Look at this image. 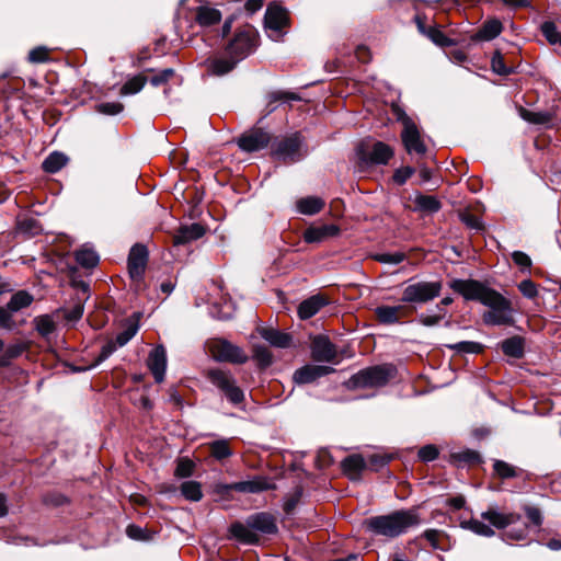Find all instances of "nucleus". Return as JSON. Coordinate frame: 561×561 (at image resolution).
Segmentation results:
<instances>
[{
  "label": "nucleus",
  "mask_w": 561,
  "mask_h": 561,
  "mask_svg": "<svg viewBox=\"0 0 561 561\" xmlns=\"http://www.w3.org/2000/svg\"><path fill=\"white\" fill-rule=\"evenodd\" d=\"M449 287L461 295L463 299L479 301L489 308L482 317L486 325H510L514 323V310L511 301L486 284L471 278H455L449 283Z\"/></svg>",
  "instance_id": "obj_1"
},
{
  "label": "nucleus",
  "mask_w": 561,
  "mask_h": 561,
  "mask_svg": "<svg viewBox=\"0 0 561 561\" xmlns=\"http://www.w3.org/2000/svg\"><path fill=\"white\" fill-rule=\"evenodd\" d=\"M416 510H399L387 515L373 516L366 519V528L375 536L397 538L405 534L411 527L420 524Z\"/></svg>",
  "instance_id": "obj_2"
},
{
  "label": "nucleus",
  "mask_w": 561,
  "mask_h": 561,
  "mask_svg": "<svg viewBox=\"0 0 561 561\" xmlns=\"http://www.w3.org/2000/svg\"><path fill=\"white\" fill-rule=\"evenodd\" d=\"M230 534L236 539L244 543H255L259 540L255 531L274 535L278 528L275 518L268 513H256L247 518V524L233 523L230 526Z\"/></svg>",
  "instance_id": "obj_3"
},
{
  "label": "nucleus",
  "mask_w": 561,
  "mask_h": 561,
  "mask_svg": "<svg viewBox=\"0 0 561 561\" xmlns=\"http://www.w3.org/2000/svg\"><path fill=\"white\" fill-rule=\"evenodd\" d=\"M259 45V34L252 25L238 28L226 46V54L233 56L239 62L251 55Z\"/></svg>",
  "instance_id": "obj_4"
},
{
  "label": "nucleus",
  "mask_w": 561,
  "mask_h": 561,
  "mask_svg": "<svg viewBox=\"0 0 561 561\" xmlns=\"http://www.w3.org/2000/svg\"><path fill=\"white\" fill-rule=\"evenodd\" d=\"M393 154V149L382 141H375L371 145L360 142L356 147V156L360 169H367L373 165H386Z\"/></svg>",
  "instance_id": "obj_5"
},
{
  "label": "nucleus",
  "mask_w": 561,
  "mask_h": 561,
  "mask_svg": "<svg viewBox=\"0 0 561 561\" xmlns=\"http://www.w3.org/2000/svg\"><path fill=\"white\" fill-rule=\"evenodd\" d=\"M396 375V368L392 365H377L359 370L352 376L351 382L358 388L383 387Z\"/></svg>",
  "instance_id": "obj_6"
},
{
  "label": "nucleus",
  "mask_w": 561,
  "mask_h": 561,
  "mask_svg": "<svg viewBox=\"0 0 561 561\" xmlns=\"http://www.w3.org/2000/svg\"><path fill=\"white\" fill-rule=\"evenodd\" d=\"M304 137L300 133H294L288 137L276 140L272 145L271 154L274 160L284 163H295L302 158L301 146Z\"/></svg>",
  "instance_id": "obj_7"
},
{
  "label": "nucleus",
  "mask_w": 561,
  "mask_h": 561,
  "mask_svg": "<svg viewBox=\"0 0 561 561\" xmlns=\"http://www.w3.org/2000/svg\"><path fill=\"white\" fill-rule=\"evenodd\" d=\"M442 282H416L403 288L401 301L423 305L440 295Z\"/></svg>",
  "instance_id": "obj_8"
},
{
  "label": "nucleus",
  "mask_w": 561,
  "mask_h": 561,
  "mask_svg": "<svg viewBox=\"0 0 561 561\" xmlns=\"http://www.w3.org/2000/svg\"><path fill=\"white\" fill-rule=\"evenodd\" d=\"M289 25V16L286 9L271 3L264 15V27L267 36L273 41H279Z\"/></svg>",
  "instance_id": "obj_9"
},
{
  "label": "nucleus",
  "mask_w": 561,
  "mask_h": 561,
  "mask_svg": "<svg viewBox=\"0 0 561 561\" xmlns=\"http://www.w3.org/2000/svg\"><path fill=\"white\" fill-rule=\"evenodd\" d=\"M149 259V251L142 243H135L127 257L128 274L134 282H141Z\"/></svg>",
  "instance_id": "obj_10"
},
{
  "label": "nucleus",
  "mask_w": 561,
  "mask_h": 561,
  "mask_svg": "<svg viewBox=\"0 0 561 561\" xmlns=\"http://www.w3.org/2000/svg\"><path fill=\"white\" fill-rule=\"evenodd\" d=\"M271 140L270 133L263 128H252L238 138L237 145L244 152H255L266 148Z\"/></svg>",
  "instance_id": "obj_11"
},
{
  "label": "nucleus",
  "mask_w": 561,
  "mask_h": 561,
  "mask_svg": "<svg viewBox=\"0 0 561 561\" xmlns=\"http://www.w3.org/2000/svg\"><path fill=\"white\" fill-rule=\"evenodd\" d=\"M214 358L218 362H230L234 364H244L248 356L243 351L226 340H218L211 346Z\"/></svg>",
  "instance_id": "obj_12"
},
{
  "label": "nucleus",
  "mask_w": 561,
  "mask_h": 561,
  "mask_svg": "<svg viewBox=\"0 0 561 561\" xmlns=\"http://www.w3.org/2000/svg\"><path fill=\"white\" fill-rule=\"evenodd\" d=\"M311 356L319 363H335L336 347L327 335H317L312 339Z\"/></svg>",
  "instance_id": "obj_13"
},
{
  "label": "nucleus",
  "mask_w": 561,
  "mask_h": 561,
  "mask_svg": "<svg viewBox=\"0 0 561 561\" xmlns=\"http://www.w3.org/2000/svg\"><path fill=\"white\" fill-rule=\"evenodd\" d=\"M227 491L233 490L240 493H260L270 489H274V484L264 476H254L249 480L234 482L225 485Z\"/></svg>",
  "instance_id": "obj_14"
},
{
  "label": "nucleus",
  "mask_w": 561,
  "mask_h": 561,
  "mask_svg": "<svg viewBox=\"0 0 561 561\" xmlns=\"http://www.w3.org/2000/svg\"><path fill=\"white\" fill-rule=\"evenodd\" d=\"M401 139L409 154L423 156L426 153L427 147L421 138L416 124L409 125V127L403 128Z\"/></svg>",
  "instance_id": "obj_15"
},
{
  "label": "nucleus",
  "mask_w": 561,
  "mask_h": 561,
  "mask_svg": "<svg viewBox=\"0 0 561 561\" xmlns=\"http://www.w3.org/2000/svg\"><path fill=\"white\" fill-rule=\"evenodd\" d=\"M334 369L322 365H305L298 368L293 376V380L297 385L310 383L323 376L330 375Z\"/></svg>",
  "instance_id": "obj_16"
},
{
  "label": "nucleus",
  "mask_w": 561,
  "mask_h": 561,
  "mask_svg": "<svg viewBox=\"0 0 561 561\" xmlns=\"http://www.w3.org/2000/svg\"><path fill=\"white\" fill-rule=\"evenodd\" d=\"M147 364L156 382H162L164 380L167 370L165 348L162 345H159L156 348H153L148 356Z\"/></svg>",
  "instance_id": "obj_17"
},
{
  "label": "nucleus",
  "mask_w": 561,
  "mask_h": 561,
  "mask_svg": "<svg viewBox=\"0 0 561 561\" xmlns=\"http://www.w3.org/2000/svg\"><path fill=\"white\" fill-rule=\"evenodd\" d=\"M340 233L339 226L334 224H324L311 226L304 232V239L307 243H320Z\"/></svg>",
  "instance_id": "obj_18"
},
{
  "label": "nucleus",
  "mask_w": 561,
  "mask_h": 561,
  "mask_svg": "<svg viewBox=\"0 0 561 561\" xmlns=\"http://www.w3.org/2000/svg\"><path fill=\"white\" fill-rule=\"evenodd\" d=\"M410 309L403 305L398 306H378L375 309V314L378 321L382 324H394L398 323L400 318L407 317L410 313Z\"/></svg>",
  "instance_id": "obj_19"
},
{
  "label": "nucleus",
  "mask_w": 561,
  "mask_h": 561,
  "mask_svg": "<svg viewBox=\"0 0 561 561\" xmlns=\"http://www.w3.org/2000/svg\"><path fill=\"white\" fill-rule=\"evenodd\" d=\"M481 517L488 520L491 526L497 529H504L513 524L518 523L522 519V516L517 513L503 514L493 507L482 512Z\"/></svg>",
  "instance_id": "obj_20"
},
{
  "label": "nucleus",
  "mask_w": 561,
  "mask_h": 561,
  "mask_svg": "<svg viewBox=\"0 0 561 561\" xmlns=\"http://www.w3.org/2000/svg\"><path fill=\"white\" fill-rule=\"evenodd\" d=\"M329 304L325 296L316 294L302 300L298 306V316L301 320H307L317 314L320 309Z\"/></svg>",
  "instance_id": "obj_21"
},
{
  "label": "nucleus",
  "mask_w": 561,
  "mask_h": 561,
  "mask_svg": "<svg viewBox=\"0 0 561 561\" xmlns=\"http://www.w3.org/2000/svg\"><path fill=\"white\" fill-rule=\"evenodd\" d=\"M239 61L230 55L207 59L208 71L214 76H225L232 71Z\"/></svg>",
  "instance_id": "obj_22"
},
{
  "label": "nucleus",
  "mask_w": 561,
  "mask_h": 561,
  "mask_svg": "<svg viewBox=\"0 0 561 561\" xmlns=\"http://www.w3.org/2000/svg\"><path fill=\"white\" fill-rule=\"evenodd\" d=\"M259 333L262 339L274 347L287 348L290 347L293 343V336L290 334L273 328H262L259 330Z\"/></svg>",
  "instance_id": "obj_23"
},
{
  "label": "nucleus",
  "mask_w": 561,
  "mask_h": 561,
  "mask_svg": "<svg viewBox=\"0 0 561 561\" xmlns=\"http://www.w3.org/2000/svg\"><path fill=\"white\" fill-rule=\"evenodd\" d=\"M206 377L225 396L230 390V388L236 383V379L229 371L221 370L218 368L209 369L206 373Z\"/></svg>",
  "instance_id": "obj_24"
},
{
  "label": "nucleus",
  "mask_w": 561,
  "mask_h": 561,
  "mask_svg": "<svg viewBox=\"0 0 561 561\" xmlns=\"http://www.w3.org/2000/svg\"><path fill=\"white\" fill-rule=\"evenodd\" d=\"M205 234V229L199 224H192L182 226L178 233L174 236V245L184 244L202 238Z\"/></svg>",
  "instance_id": "obj_25"
},
{
  "label": "nucleus",
  "mask_w": 561,
  "mask_h": 561,
  "mask_svg": "<svg viewBox=\"0 0 561 561\" xmlns=\"http://www.w3.org/2000/svg\"><path fill=\"white\" fill-rule=\"evenodd\" d=\"M503 30L502 22L497 19L485 21L478 32L472 36L474 41H492L497 37Z\"/></svg>",
  "instance_id": "obj_26"
},
{
  "label": "nucleus",
  "mask_w": 561,
  "mask_h": 561,
  "mask_svg": "<svg viewBox=\"0 0 561 561\" xmlns=\"http://www.w3.org/2000/svg\"><path fill=\"white\" fill-rule=\"evenodd\" d=\"M43 231L41 222L32 216H19L16 221V232L26 238L39 234Z\"/></svg>",
  "instance_id": "obj_27"
},
{
  "label": "nucleus",
  "mask_w": 561,
  "mask_h": 561,
  "mask_svg": "<svg viewBox=\"0 0 561 561\" xmlns=\"http://www.w3.org/2000/svg\"><path fill=\"white\" fill-rule=\"evenodd\" d=\"M221 12L210 5H201L196 9L195 21L201 26H211L219 23Z\"/></svg>",
  "instance_id": "obj_28"
},
{
  "label": "nucleus",
  "mask_w": 561,
  "mask_h": 561,
  "mask_svg": "<svg viewBox=\"0 0 561 561\" xmlns=\"http://www.w3.org/2000/svg\"><path fill=\"white\" fill-rule=\"evenodd\" d=\"M68 161L69 159L65 153L54 151L45 158L42 163V169L46 173L54 174L59 172L68 163Z\"/></svg>",
  "instance_id": "obj_29"
},
{
  "label": "nucleus",
  "mask_w": 561,
  "mask_h": 561,
  "mask_svg": "<svg viewBox=\"0 0 561 561\" xmlns=\"http://www.w3.org/2000/svg\"><path fill=\"white\" fill-rule=\"evenodd\" d=\"M76 261L84 268H93L98 265L100 257L99 254L90 247L83 245L75 252Z\"/></svg>",
  "instance_id": "obj_30"
},
{
  "label": "nucleus",
  "mask_w": 561,
  "mask_h": 561,
  "mask_svg": "<svg viewBox=\"0 0 561 561\" xmlns=\"http://www.w3.org/2000/svg\"><path fill=\"white\" fill-rule=\"evenodd\" d=\"M267 104L266 110L267 114H271L277 108V103L288 102V101H299L300 96L294 92L289 91H273L267 94Z\"/></svg>",
  "instance_id": "obj_31"
},
{
  "label": "nucleus",
  "mask_w": 561,
  "mask_h": 561,
  "mask_svg": "<svg viewBox=\"0 0 561 561\" xmlns=\"http://www.w3.org/2000/svg\"><path fill=\"white\" fill-rule=\"evenodd\" d=\"M34 301V297L26 290H19L11 296V299L8 301V309L19 312L22 309H25L32 305Z\"/></svg>",
  "instance_id": "obj_32"
},
{
  "label": "nucleus",
  "mask_w": 561,
  "mask_h": 561,
  "mask_svg": "<svg viewBox=\"0 0 561 561\" xmlns=\"http://www.w3.org/2000/svg\"><path fill=\"white\" fill-rule=\"evenodd\" d=\"M502 351L505 355L520 358L524 355V339L520 336H512L502 342Z\"/></svg>",
  "instance_id": "obj_33"
},
{
  "label": "nucleus",
  "mask_w": 561,
  "mask_h": 561,
  "mask_svg": "<svg viewBox=\"0 0 561 561\" xmlns=\"http://www.w3.org/2000/svg\"><path fill=\"white\" fill-rule=\"evenodd\" d=\"M147 81L148 78L142 73L134 76L122 85L119 93L122 95L136 94L142 90Z\"/></svg>",
  "instance_id": "obj_34"
},
{
  "label": "nucleus",
  "mask_w": 561,
  "mask_h": 561,
  "mask_svg": "<svg viewBox=\"0 0 561 561\" xmlns=\"http://www.w3.org/2000/svg\"><path fill=\"white\" fill-rule=\"evenodd\" d=\"M181 494L188 501L198 502L203 497L202 485L197 481H184L181 484Z\"/></svg>",
  "instance_id": "obj_35"
},
{
  "label": "nucleus",
  "mask_w": 561,
  "mask_h": 561,
  "mask_svg": "<svg viewBox=\"0 0 561 561\" xmlns=\"http://www.w3.org/2000/svg\"><path fill=\"white\" fill-rule=\"evenodd\" d=\"M327 206L325 201L319 196H307L297 201V210H322Z\"/></svg>",
  "instance_id": "obj_36"
},
{
  "label": "nucleus",
  "mask_w": 561,
  "mask_h": 561,
  "mask_svg": "<svg viewBox=\"0 0 561 561\" xmlns=\"http://www.w3.org/2000/svg\"><path fill=\"white\" fill-rule=\"evenodd\" d=\"M458 217L469 229L476 232H482L485 229V225L477 213H458Z\"/></svg>",
  "instance_id": "obj_37"
},
{
  "label": "nucleus",
  "mask_w": 561,
  "mask_h": 561,
  "mask_svg": "<svg viewBox=\"0 0 561 561\" xmlns=\"http://www.w3.org/2000/svg\"><path fill=\"white\" fill-rule=\"evenodd\" d=\"M34 322L37 332L44 337L50 336L56 330L55 322L48 314L35 318Z\"/></svg>",
  "instance_id": "obj_38"
},
{
  "label": "nucleus",
  "mask_w": 561,
  "mask_h": 561,
  "mask_svg": "<svg viewBox=\"0 0 561 561\" xmlns=\"http://www.w3.org/2000/svg\"><path fill=\"white\" fill-rule=\"evenodd\" d=\"M138 329L139 325L136 321H128L114 341L119 347H123L136 335Z\"/></svg>",
  "instance_id": "obj_39"
},
{
  "label": "nucleus",
  "mask_w": 561,
  "mask_h": 561,
  "mask_svg": "<svg viewBox=\"0 0 561 561\" xmlns=\"http://www.w3.org/2000/svg\"><path fill=\"white\" fill-rule=\"evenodd\" d=\"M447 347L459 354H478L483 348L482 344L473 341H461L448 344Z\"/></svg>",
  "instance_id": "obj_40"
},
{
  "label": "nucleus",
  "mask_w": 561,
  "mask_h": 561,
  "mask_svg": "<svg viewBox=\"0 0 561 561\" xmlns=\"http://www.w3.org/2000/svg\"><path fill=\"white\" fill-rule=\"evenodd\" d=\"M210 454L217 460H222L232 455V451L229 447V443L227 439H218L209 445Z\"/></svg>",
  "instance_id": "obj_41"
},
{
  "label": "nucleus",
  "mask_w": 561,
  "mask_h": 561,
  "mask_svg": "<svg viewBox=\"0 0 561 561\" xmlns=\"http://www.w3.org/2000/svg\"><path fill=\"white\" fill-rule=\"evenodd\" d=\"M522 117L531 124L547 125L552 121V116L548 112L522 111Z\"/></svg>",
  "instance_id": "obj_42"
},
{
  "label": "nucleus",
  "mask_w": 561,
  "mask_h": 561,
  "mask_svg": "<svg viewBox=\"0 0 561 561\" xmlns=\"http://www.w3.org/2000/svg\"><path fill=\"white\" fill-rule=\"evenodd\" d=\"M416 210H438L442 205L439 201L432 195H417L415 197Z\"/></svg>",
  "instance_id": "obj_43"
},
{
  "label": "nucleus",
  "mask_w": 561,
  "mask_h": 561,
  "mask_svg": "<svg viewBox=\"0 0 561 561\" xmlns=\"http://www.w3.org/2000/svg\"><path fill=\"white\" fill-rule=\"evenodd\" d=\"M253 358L262 368H266L273 363V355L270 350L264 345H255L253 347Z\"/></svg>",
  "instance_id": "obj_44"
},
{
  "label": "nucleus",
  "mask_w": 561,
  "mask_h": 561,
  "mask_svg": "<svg viewBox=\"0 0 561 561\" xmlns=\"http://www.w3.org/2000/svg\"><path fill=\"white\" fill-rule=\"evenodd\" d=\"M434 44L440 47H450L454 45V41L445 35L438 27L428 26L426 35Z\"/></svg>",
  "instance_id": "obj_45"
},
{
  "label": "nucleus",
  "mask_w": 561,
  "mask_h": 561,
  "mask_svg": "<svg viewBox=\"0 0 561 561\" xmlns=\"http://www.w3.org/2000/svg\"><path fill=\"white\" fill-rule=\"evenodd\" d=\"M541 33L551 45L561 46V32L553 22L547 21L541 25Z\"/></svg>",
  "instance_id": "obj_46"
},
{
  "label": "nucleus",
  "mask_w": 561,
  "mask_h": 561,
  "mask_svg": "<svg viewBox=\"0 0 561 561\" xmlns=\"http://www.w3.org/2000/svg\"><path fill=\"white\" fill-rule=\"evenodd\" d=\"M367 467V462L362 455H351L343 460V468L346 471L360 472Z\"/></svg>",
  "instance_id": "obj_47"
},
{
  "label": "nucleus",
  "mask_w": 561,
  "mask_h": 561,
  "mask_svg": "<svg viewBox=\"0 0 561 561\" xmlns=\"http://www.w3.org/2000/svg\"><path fill=\"white\" fill-rule=\"evenodd\" d=\"M463 527L483 537H493L495 535V531L491 525H486L478 519L469 520Z\"/></svg>",
  "instance_id": "obj_48"
},
{
  "label": "nucleus",
  "mask_w": 561,
  "mask_h": 561,
  "mask_svg": "<svg viewBox=\"0 0 561 561\" xmlns=\"http://www.w3.org/2000/svg\"><path fill=\"white\" fill-rule=\"evenodd\" d=\"M16 313L8 309V306L0 307V329L7 331H14L18 329V323L13 319V314Z\"/></svg>",
  "instance_id": "obj_49"
},
{
  "label": "nucleus",
  "mask_w": 561,
  "mask_h": 561,
  "mask_svg": "<svg viewBox=\"0 0 561 561\" xmlns=\"http://www.w3.org/2000/svg\"><path fill=\"white\" fill-rule=\"evenodd\" d=\"M491 68L500 76H508L513 72V69L505 65L504 57L499 50L494 51L491 58Z\"/></svg>",
  "instance_id": "obj_50"
},
{
  "label": "nucleus",
  "mask_w": 561,
  "mask_h": 561,
  "mask_svg": "<svg viewBox=\"0 0 561 561\" xmlns=\"http://www.w3.org/2000/svg\"><path fill=\"white\" fill-rule=\"evenodd\" d=\"M493 469L502 479L514 478L517 476L516 469L503 460H495Z\"/></svg>",
  "instance_id": "obj_51"
},
{
  "label": "nucleus",
  "mask_w": 561,
  "mask_h": 561,
  "mask_svg": "<svg viewBox=\"0 0 561 561\" xmlns=\"http://www.w3.org/2000/svg\"><path fill=\"white\" fill-rule=\"evenodd\" d=\"M175 75L174 70L172 68H165L163 70H160L154 76H152L149 79V82L152 87H161L167 84L171 78H173Z\"/></svg>",
  "instance_id": "obj_52"
},
{
  "label": "nucleus",
  "mask_w": 561,
  "mask_h": 561,
  "mask_svg": "<svg viewBox=\"0 0 561 561\" xmlns=\"http://www.w3.org/2000/svg\"><path fill=\"white\" fill-rule=\"evenodd\" d=\"M119 346L116 344L114 340L108 341L101 348L100 354L98 355L95 362L89 367L94 368L104 360H106Z\"/></svg>",
  "instance_id": "obj_53"
},
{
  "label": "nucleus",
  "mask_w": 561,
  "mask_h": 561,
  "mask_svg": "<svg viewBox=\"0 0 561 561\" xmlns=\"http://www.w3.org/2000/svg\"><path fill=\"white\" fill-rule=\"evenodd\" d=\"M453 458L458 463H476L480 461V455L471 449L455 453Z\"/></svg>",
  "instance_id": "obj_54"
},
{
  "label": "nucleus",
  "mask_w": 561,
  "mask_h": 561,
  "mask_svg": "<svg viewBox=\"0 0 561 561\" xmlns=\"http://www.w3.org/2000/svg\"><path fill=\"white\" fill-rule=\"evenodd\" d=\"M512 260H513V262L516 265H518L520 267V271L523 273H525V272L529 273L530 272V267H531V264H533L531 263V259L525 252H523V251H514L512 253Z\"/></svg>",
  "instance_id": "obj_55"
},
{
  "label": "nucleus",
  "mask_w": 561,
  "mask_h": 561,
  "mask_svg": "<svg viewBox=\"0 0 561 561\" xmlns=\"http://www.w3.org/2000/svg\"><path fill=\"white\" fill-rule=\"evenodd\" d=\"M83 311V301L80 297H78V301L71 308L65 310V318L67 321L76 322L81 319Z\"/></svg>",
  "instance_id": "obj_56"
},
{
  "label": "nucleus",
  "mask_w": 561,
  "mask_h": 561,
  "mask_svg": "<svg viewBox=\"0 0 561 561\" xmlns=\"http://www.w3.org/2000/svg\"><path fill=\"white\" fill-rule=\"evenodd\" d=\"M96 111L104 115H116L119 114L124 106L119 102H104L95 106Z\"/></svg>",
  "instance_id": "obj_57"
},
{
  "label": "nucleus",
  "mask_w": 561,
  "mask_h": 561,
  "mask_svg": "<svg viewBox=\"0 0 561 561\" xmlns=\"http://www.w3.org/2000/svg\"><path fill=\"white\" fill-rule=\"evenodd\" d=\"M48 60H49V51L44 46L35 47L28 53V61H31L33 64H42V62H46Z\"/></svg>",
  "instance_id": "obj_58"
},
{
  "label": "nucleus",
  "mask_w": 561,
  "mask_h": 561,
  "mask_svg": "<svg viewBox=\"0 0 561 561\" xmlns=\"http://www.w3.org/2000/svg\"><path fill=\"white\" fill-rule=\"evenodd\" d=\"M518 289L525 298L534 299L538 296L537 285L531 279H524L518 284Z\"/></svg>",
  "instance_id": "obj_59"
},
{
  "label": "nucleus",
  "mask_w": 561,
  "mask_h": 561,
  "mask_svg": "<svg viewBox=\"0 0 561 561\" xmlns=\"http://www.w3.org/2000/svg\"><path fill=\"white\" fill-rule=\"evenodd\" d=\"M415 170L412 167H402L394 171L392 180L398 185H403L413 174Z\"/></svg>",
  "instance_id": "obj_60"
},
{
  "label": "nucleus",
  "mask_w": 561,
  "mask_h": 561,
  "mask_svg": "<svg viewBox=\"0 0 561 561\" xmlns=\"http://www.w3.org/2000/svg\"><path fill=\"white\" fill-rule=\"evenodd\" d=\"M225 397L233 405H240L245 398L243 390L237 385V382L230 388Z\"/></svg>",
  "instance_id": "obj_61"
},
{
  "label": "nucleus",
  "mask_w": 561,
  "mask_h": 561,
  "mask_svg": "<svg viewBox=\"0 0 561 561\" xmlns=\"http://www.w3.org/2000/svg\"><path fill=\"white\" fill-rule=\"evenodd\" d=\"M194 465L190 459H181L175 468V476L187 478L193 474Z\"/></svg>",
  "instance_id": "obj_62"
},
{
  "label": "nucleus",
  "mask_w": 561,
  "mask_h": 561,
  "mask_svg": "<svg viewBox=\"0 0 561 561\" xmlns=\"http://www.w3.org/2000/svg\"><path fill=\"white\" fill-rule=\"evenodd\" d=\"M405 255L401 252L396 253H382L377 255V260L383 264L397 265L403 262Z\"/></svg>",
  "instance_id": "obj_63"
},
{
  "label": "nucleus",
  "mask_w": 561,
  "mask_h": 561,
  "mask_svg": "<svg viewBox=\"0 0 561 561\" xmlns=\"http://www.w3.org/2000/svg\"><path fill=\"white\" fill-rule=\"evenodd\" d=\"M390 461V457L387 455L374 454L370 455L367 459V467L371 469L378 470L379 468L385 467Z\"/></svg>",
  "instance_id": "obj_64"
}]
</instances>
